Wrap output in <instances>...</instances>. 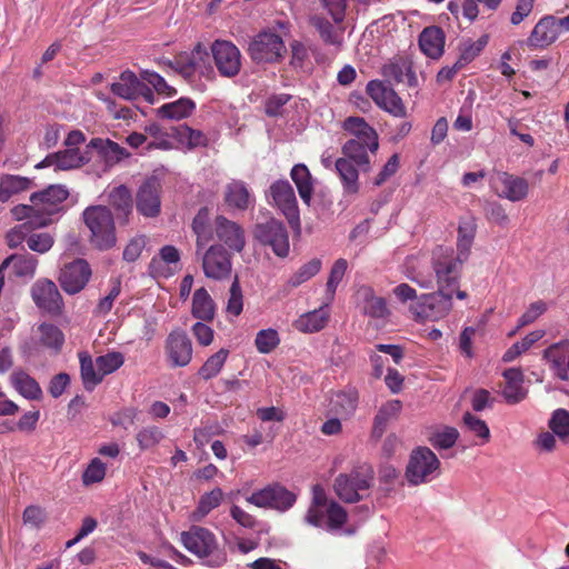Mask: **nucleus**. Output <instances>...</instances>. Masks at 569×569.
Wrapping results in <instances>:
<instances>
[{
  "label": "nucleus",
  "mask_w": 569,
  "mask_h": 569,
  "mask_svg": "<svg viewBox=\"0 0 569 569\" xmlns=\"http://www.w3.org/2000/svg\"><path fill=\"white\" fill-rule=\"evenodd\" d=\"M410 64L411 62L405 58L390 60L381 68V74L390 86H387L381 80H371L366 87L368 96L383 111L397 118H406L407 108L391 86L405 82V74L409 71Z\"/></svg>",
  "instance_id": "1"
},
{
  "label": "nucleus",
  "mask_w": 569,
  "mask_h": 569,
  "mask_svg": "<svg viewBox=\"0 0 569 569\" xmlns=\"http://www.w3.org/2000/svg\"><path fill=\"white\" fill-rule=\"evenodd\" d=\"M70 192L63 184H50L46 189L33 192L29 204H18L11 209L17 221L30 218L36 227H47L52 222V216L63 209V202Z\"/></svg>",
  "instance_id": "2"
},
{
  "label": "nucleus",
  "mask_w": 569,
  "mask_h": 569,
  "mask_svg": "<svg viewBox=\"0 0 569 569\" xmlns=\"http://www.w3.org/2000/svg\"><path fill=\"white\" fill-rule=\"evenodd\" d=\"M342 128L353 136L342 146V154L352 160L363 172H368L371 168L369 153L375 154L379 148L377 131L360 117H348Z\"/></svg>",
  "instance_id": "3"
},
{
  "label": "nucleus",
  "mask_w": 569,
  "mask_h": 569,
  "mask_svg": "<svg viewBox=\"0 0 569 569\" xmlns=\"http://www.w3.org/2000/svg\"><path fill=\"white\" fill-rule=\"evenodd\" d=\"M83 222L90 231V244L100 251L113 248L117 243L116 222L107 206H91L82 213Z\"/></svg>",
  "instance_id": "4"
},
{
  "label": "nucleus",
  "mask_w": 569,
  "mask_h": 569,
  "mask_svg": "<svg viewBox=\"0 0 569 569\" xmlns=\"http://www.w3.org/2000/svg\"><path fill=\"white\" fill-rule=\"evenodd\" d=\"M467 260L456 253L452 248L443 247L437 248L432 257V268L438 288L455 292L460 300L468 296L466 291L459 290L462 267Z\"/></svg>",
  "instance_id": "5"
},
{
  "label": "nucleus",
  "mask_w": 569,
  "mask_h": 569,
  "mask_svg": "<svg viewBox=\"0 0 569 569\" xmlns=\"http://www.w3.org/2000/svg\"><path fill=\"white\" fill-rule=\"evenodd\" d=\"M181 542L194 556L207 559L209 567L218 568L227 561V552L219 547L214 533L204 527H190L181 533Z\"/></svg>",
  "instance_id": "6"
},
{
  "label": "nucleus",
  "mask_w": 569,
  "mask_h": 569,
  "mask_svg": "<svg viewBox=\"0 0 569 569\" xmlns=\"http://www.w3.org/2000/svg\"><path fill=\"white\" fill-rule=\"evenodd\" d=\"M375 471L370 466H359L348 473H340L333 481V491L346 503L363 500L372 487Z\"/></svg>",
  "instance_id": "7"
},
{
  "label": "nucleus",
  "mask_w": 569,
  "mask_h": 569,
  "mask_svg": "<svg viewBox=\"0 0 569 569\" xmlns=\"http://www.w3.org/2000/svg\"><path fill=\"white\" fill-rule=\"evenodd\" d=\"M252 237L261 246L270 247L279 258H286L290 252L288 230L283 222L274 217L257 221L252 228Z\"/></svg>",
  "instance_id": "8"
},
{
  "label": "nucleus",
  "mask_w": 569,
  "mask_h": 569,
  "mask_svg": "<svg viewBox=\"0 0 569 569\" xmlns=\"http://www.w3.org/2000/svg\"><path fill=\"white\" fill-rule=\"evenodd\" d=\"M267 197L287 219L291 229L300 231V213L295 190L288 180H277L269 187Z\"/></svg>",
  "instance_id": "9"
},
{
  "label": "nucleus",
  "mask_w": 569,
  "mask_h": 569,
  "mask_svg": "<svg viewBox=\"0 0 569 569\" xmlns=\"http://www.w3.org/2000/svg\"><path fill=\"white\" fill-rule=\"evenodd\" d=\"M440 468V461L428 447H418L411 455L406 470L410 485L419 486L435 478Z\"/></svg>",
  "instance_id": "10"
},
{
  "label": "nucleus",
  "mask_w": 569,
  "mask_h": 569,
  "mask_svg": "<svg viewBox=\"0 0 569 569\" xmlns=\"http://www.w3.org/2000/svg\"><path fill=\"white\" fill-rule=\"evenodd\" d=\"M455 292L438 288L436 292L422 295L417 306H410L417 318L421 320H438L449 313L452 308Z\"/></svg>",
  "instance_id": "11"
},
{
  "label": "nucleus",
  "mask_w": 569,
  "mask_h": 569,
  "mask_svg": "<svg viewBox=\"0 0 569 569\" xmlns=\"http://www.w3.org/2000/svg\"><path fill=\"white\" fill-rule=\"evenodd\" d=\"M296 495L279 483L269 485L247 497V501L259 508L279 511L290 509L296 502Z\"/></svg>",
  "instance_id": "12"
},
{
  "label": "nucleus",
  "mask_w": 569,
  "mask_h": 569,
  "mask_svg": "<svg viewBox=\"0 0 569 569\" xmlns=\"http://www.w3.org/2000/svg\"><path fill=\"white\" fill-rule=\"evenodd\" d=\"M286 52L282 38L273 32H261L249 44V54L258 63L277 62Z\"/></svg>",
  "instance_id": "13"
},
{
  "label": "nucleus",
  "mask_w": 569,
  "mask_h": 569,
  "mask_svg": "<svg viewBox=\"0 0 569 569\" xmlns=\"http://www.w3.org/2000/svg\"><path fill=\"white\" fill-rule=\"evenodd\" d=\"M202 270L207 278L222 281L232 272L231 253L219 243L210 246L202 256Z\"/></svg>",
  "instance_id": "14"
},
{
  "label": "nucleus",
  "mask_w": 569,
  "mask_h": 569,
  "mask_svg": "<svg viewBox=\"0 0 569 569\" xmlns=\"http://www.w3.org/2000/svg\"><path fill=\"white\" fill-rule=\"evenodd\" d=\"M31 297L36 306L47 313L59 316L63 311L62 296L50 279H38L31 287Z\"/></svg>",
  "instance_id": "15"
},
{
  "label": "nucleus",
  "mask_w": 569,
  "mask_h": 569,
  "mask_svg": "<svg viewBox=\"0 0 569 569\" xmlns=\"http://www.w3.org/2000/svg\"><path fill=\"white\" fill-rule=\"evenodd\" d=\"M92 276V270L87 260L78 258L66 263L58 277V281L68 295H76L84 289Z\"/></svg>",
  "instance_id": "16"
},
{
  "label": "nucleus",
  "mask_w": 569,
  "mask_h": 569,
  "mask_svg": "<svg viewBox=\"0 0 569 569\" xmlns=\"http://www.w3.org/2000/svg\"><path fill=\"white\" fill-rule=\"evenodd\" d=\"M211 52L220 76L233 78L240 72L241 53L231 41L216 40L211 44Z\"/></svg>",
  "instance_id": "17"
},
{
  "label": "nucleus",
  "mask_w": 569,
  "mask_h": 569,
  "mask_svg": "<svg viewBox=\"0 0 569 569\" xmlns=\"http://www.w3.org/2000/svg\"><path fill=\"white\" fill-rule=\"evenodd\" d=\"M137 211L144 218H157L161 213V186L157 179L146 180L137 190Z\"/></svg>",
  "instance_id": "18"
},
{
  "label": "nucleus",
  "mask_w": 569,
  "mask_h": 569,
  "mask_svg": "<svg viewBox=\"0 0 569 569\" xmlns=\"http://www.w3.org/2000/svg\"><path fill=\"white\" fill-rule=\"evenodd\" d=\"M164 352L170 367H186L192 359V343L183 330H172L164 342Z\"/></svg>",
  "instance_id": "19"
},
{
  "label": "nucleus",
  "mask_w": 569,
  "mask_h": 569,
  "mask_svg": "<svg viewBox=\"0 0 569 569\" xmlns=\"http://www.w3.org/2000/svg\"><path fill=\"white\" fill-rule=\"evenodd\" d=\"M492 188L498 197L512 202L525 200L529 193L528 180L508 172H498L492 180Z\"/></svg>",
  "instance_id": "20"
},
{
  "label": "nucleus",
  "mask_w": 569,
  "mask_h": 569,
  "mask_svg": "<svg viewBox=\"0 0 569 569\" xmlns=\"http://www.w3.org/2000/svg\"><path fill=\"white\" fill-rule=\"evenodd\" d=\"M214 234L229 250L240 253L246 246L244 229L224 216L214 219Z\"/></svg>",
  "instance_id": "21"
},
{
  "label": "nucleus",
  "mask_w": 569,
  "mask_h": 569,
  "mask_svg": "<svg viewBox=\"0 0 569 569\" xmlns=\"http://www.w3.org/2000/svg\"><path fill=\"white\" fill-rule=\"evenodd\" d=\"M109 209L114 212L120 226L130 223L133 217V198L130 189L124 184L111 188L107 194Z\"/></svg>",
  "instance_id": "22"
},
{
  "label": "nucleus",
  "mask_w": 569,
  "mask_h": 569,
  "mask_svg": "<svg viewBox=\"0 0 569 569\" xmlns=\"http://www.w3.org/2000/svg\"><path fill=\"white\" fill-rule=\"evenodd\" d=\"M208 58L209 53L206 47L198 42L191 52H180L167 64L182 76L191 77L206 64Z\"/></svg>",
  "instance_id": "23"
},
{
  "label": "nucleus",
  "mask_w": 569,
  "mask_h": 569,
  "mask_svg": "<svg viewBox=\"0 0 569 569\" xmlns=\"http://www.w3.org/2000/svg\"><path fill=\"white\" fill-rule=\"evenodd\" d=\"M91 160V151L88 146L83 151L79 148H67L52 154H48L39 167L54 166L58 170L80 168Z\"/></svg>",
  "instance_id": "24"
},
{
  "label": "nucleus",
  "mask_w": 569,
  "mask_h": 569,
  "mask_svg": "<svg viewBox=\"0 0 569 569\" xmlns=\"http://www.w3.org/2000/svg\"><path fill=\"white\" fill-rule=\"evenodd\" d=\"M88 149L97 151L107 168H112L120 161L131 157V153L126 148L110 139L92 138L88 143Z\"/></svg>",
  "instance_id": "25"
},
{
  "label": "nucleus",
  "mask_w": 569,
  "mask_h": 569,
  "mask_svg": "<svg viewBox=\"0 0 569 569\" xmlns=\"http://www.w3.org/2000/svg\"><path fill=\"white\" fill-rule=\"evenodd\" d=\"M559 36L560 31L556 23V17L545 16L533 27L527 43L531 48L545 49L553 43Z\"/></svg>",
  "instance_id": "26"
},
{
  "label": "nucleus",
  "mask_w": 569,
  "mask_h": 569,
  "mask_svg": "<svg viewBox=\"0 0 569 569\" xmlns=\"http://www.w3.org/2000/svg\"><path fill=\"white\" fill-rule=\"evenodd\" d=\"M569 350V340L565 339L550 345L543 351V359L548 362L550 370L553 375L562 380L568 381L567 367V352Z\"/></svg>",
  "instance_id": "27"
},
{
  "label": "nucleus",
  "mask_w": 569,
  "mask_h": 569,
  "mask_svg": "<svg viewBox=\"0 0 569 569\" xmlns=\"http://www.w3.org/2000/svg\"><path fill=\"white\" fill-rule=\"evenodd\" d=\"M419 48L430 59H439L445 51L446 34L440 27L425 28L419 36Z\"/></svg>",
  "instance_id": "28"
},
{
  "label": "nucleus",
  "mask_w": 569,
  "mask_h": 569,
  "mask_svg": "<svg viewBox=\"0 0 569 569\" xmlns=\"http://www.w3.org/2000/svg\"><path fill=\"white\" fill-rule=\"evenodd\" d=\"M38 259L31 253H13L7 257L0 264V276H4V271L12 266V270L18 278H33L38 267Z\"/></svg>",
  "instance_id": "29"
},
{
  "label": "nucleus",
  "mask_w": 569,
  "mask_h": 569,
  "mask_svg": "<svg viewBox=\"0 0 569 569\" xmlns=\"http://www.w3.org/2000/svg\"><path fill=\"white\" fill-rule=\"evenodd\" d=\"M358 401L359 393L356 388L337 391L330 398L329 411L337 417L348 418L356 411Z\"/></svg>",
  "instance_id": "30"
},
{
  "label": "nucleus",
  "mask_w": 569,
  "mask_h": 569,
  "mask_svg": "<svg viewBox=\"0 0 569 569\" xmlns=\"http://www.w3.org/2000/svg\"><path fill=\"white\" fill-rule=\"evenodd\" d=\"M142 89L143 80L131 70L121 72L118 81L110 86L111 92L124 100H136L140 97Z\"/></svg>",
  "instance_id": "31"
},
{
  "label": "nucleus",
  "mask_w": 569,
  "mask_h": 569,
  "mask_svg": "<svg viewBox=\"0 0 569 569\" xmlns=\"http://www.w3.org/2000/svg\"><path fill=\"white\" fill-rule=\"evenodd\" d=\"M224 203L239 211H246L254 201L247 184L240 180H232L224 188Z\"/></svg>",
  "instance_id": "32"
},
{
  "label": "nucleus",
  "mask_w": 569,
  "mask_h": 569,
  "mask_svg": "<svg viewBox=\"0 0 569 569\" xmlns=\"http://www.w3.org/2000/svg\"><path fill=\"white\" fill-rule=\"evenodd\" d=\"M506 386L502 396L507 403L516 405L527 397V390L523 388V372L520 368H509L502 373Z\"/></svg>",
  "instance_id": "33"
},
{
  "label": "nucleus",
  "mask_w": 569,
  "mask_h": 569,
  "mask_svg": "<svg viewBox=\"0 0 569 569\" xmlns=\"http://www.w3.org/2000/svg\"><path fill=\"white\" fill-rule=\"evenodd\" d=\"M13 389L23 398L32 401L42 399V389L38 381L22 369L14 370L10 376Z\"/></svg>",
  "instance_id": "34"
},
{
  "label": "nucleus",
  "mask_w": 569,
  "mask_h": 569,
  "mask_svg": "<svg viewBox=\"0 0 569 569\" xmlns=\"http://www.w3.org/2000/svg\"><path fill=\"white\" fill-rule=\"evenodd\" d=\"M401 409L402 402L398 399H392L383 403L375 416L371 436L376 439H380L388 425L399 417Z\"/></svg>",
  "instance_id": "35"
},
{
  "label": "nucleus",
  "mask_w": 569,
  "mask_h": 569,
  "mask_svg": "<svg viewBox=\"0 0 569 569\" xmlns=\"http://www.w3.org/2000/svg\"><path fill=\"white\" fill-rule=\"evenodd\" d=\"M357 164L347 157L338 158L335 161L336 171L340 178L343 191L347 194L359 192V170Z\"/></svg>",
  "instance_id": "36"
},
{
  "label": "nucleus",
  "mask_w": 569,
  "mask_h": 569,
  "mask_svg": "<svg viewBox=\"0 0 569 569\" xmlns=\"http://www.w3.org/2000/svg\"><path fill=\"white\" fill-rule=\"evenodd\" d=\"M329 311L326 307L306 312L301 315L295 322L293 327L303 333H313L322 330L329 321Z\"/></svg>",
  "instance_id": "37"
},
{
  "label": "nucleus",
  "mask_w": 569,
  "mask_h": 569,
  "mask_svg": "<svg viewBox=\"0 0 569 569\" xmlns=\"http://www.w3.org/2000/svg\"><path fill=\"white\" fill-rule=\"evenodd\" d=\"M357 296L363 301V312L372 318H385L389 310L383 298L375 296V291L369 286H362L358 289Z\"/></svg>",
  "instance_id": "38"
},
{
  "label": "nucleus",
  "mask_w": 569,
  "mask_h": 569,
  "mask_svg": "<svg viewBox=\"0 0 569 569\" xmlns=\"http://www.w3.org/2000/svg\"><path fill=\"white\" fill-rule=\"evenodd\" d=\"M290 177L298 189L302 202L310 206L313 183L308 167L303 163L295 164L290 171Z\"/></svg>",
  "instance_id": "39"
},
{
  "label": "nucleus",
  "mask_w": 569,
  "mask_h": 569,
  "mask_svg": "<svg viewBox=\"0 0 569 569\" xmlns=\"http://www.w3.org/2000/svg\"><path fill=\"white\" fill-rule=\"evenodd\" d=\"M216 306L204 288H199L192 296L191 313L201 321H211L214 317Z\"/></svg>",
  "instance_id": "40"
},
{
  "label": "nucleus",
  "mask_w": 569,
  "mask_h": 569,
  "mask_svg": "<svg viewBox=\"0 0 569 569\" xmlns=\"http://www.w3.org/2000/svg\"><path fill=\"white\" fill-rule=\"evenodd\" d=\"M477 224L473 218H465L459 221L458 238H457V253L462 259H468L470 250L473 244Z\"/></svg>",
  "instance_id": "41"
},
{
  "label": "nucleus",
  "mask_w": 569,
  "mask_h": 569,
  "mask_svg": "<svg viewBox=\"0 0 569 569\" xmlns=\"http://www.w3.org/2000/svg\"><path fill=\"white\" fill-rule=\"evenodd\" d=\"M78 357L83 387L91 391L103 380L102 373L97 368L96 360L93 361L87 351L79 352Z\"/></svg>",
  "instance_id": "42"
},
{
  "label": "nucleus",
  "mask_w": 569,
  "mask_h": 569,
  "mask_svg": "<svg viewBox=\"0 0 569 569\" xmlns=\"http://www.w3.org/2000/svg\"><path fill=\"white\" fill-rule=\"evenodd\" d=\"M32 184V180L27 177L14 174L2 176L0 179V201H9L12 196L31 189Z\"/></svg>",
  "instance_id": "43"
},
{
  "label": "nucleus",
  "mask_w": 569,
  "mask_h": 569,
  "mask_svg": "<svg viewBox=\"0 0 569 569\" xmlns=\"http://www.w3.org/2000/svg\"><path fill=\"white\" fill-rule=\"evenodd\" d=\"M311 22L326 44L333 46L337 50L341 49L343 43V28L337 29L326 18L318 16L313 17Z\"/></svg>",
  "instance_id": "44"
},
{
  "label": "nucleus",
  "mask_w": 569,
  "mask_h": 569,
  "mask_svg": "<svg viewBox=\"0 0 569 569\" xmlns=\"http://www.w3.org/2000/svg\"><path fill=\"white\" fill-rule=\"evenodd\" d=\"M196 103L190 98H180L173 102L161 106L157 113L161 118L181 120L192 114Z\"/></svg>",
  "instance_id": "45"
},
{
  "label": "nucleus",
  "mask_w": 569,
  "mask_h": 569,
  "mask_svg": "<svg viewBox=\"0 0 569 569\" xmlns=\"http://www.w3.org/2000/svg\"><path fill=\"white\" fill-rule=\"evenodd\" d=\"M222 499L223 491L220 488H214L211 491L203 493L191 515L192 520L201 521L207 515L221 505Z\"/></svg>",
  "instance_id": "46"
},
{
  "label": "nucleus",
  "mask_w": 569,
  "mask_h": 569,
  "mask_svg": "<svg viewBox=\"0 0 569 569\" xmlns=\"http://www.w3.org/2000/svg\"><path fill=\"white\" fill-rule=\"evenodd\" d=\"M546 335L545 330H535L529 332L523 339L511 345L502 356L503 362H511L528 351L536 342L542 339Z\"/></svg>",
  "instance_id": "47"
},
{
  "label": "nucleus",
  "mask_w": 569,
  "mask_h": 569,
  "mask_svg": "<svg viewBox=\"0 0 569 569\" xmlns=\"http://www.w3.org/2000/svg\"><path fill=\"white\" fill-rule=\"evenodd\" d=\"M192 230L197 234V248H202L212 238L211 228L209 224V210L201 208L192 220Z\"/></svg>",
  "instance_id": "48"
},
{
  "label": "nucleus",
  "mask_w": 569,
  "mask_h": 569,
  "mask_svg": "<svg viewBox=\"0 0 569 569\" xmlns=\"http://www.w3.org/2000/svg\"><path fill=\"white\" fill-rule=\"evenodd\" d=\"M42 346L59 352L64 343L63 332L52 323H41L38 327Z\"/></svg>",
  "instance_id": "49"
},
{
  "label": "nucleus",
  "mask_w": 569,
  "mask_h": 569,
  "mask_svg": "<svg viewBox=\"0 0 569 569\" xmlns=\"http://www.w3.org/2000/svg\"><path fill=\"white\" fill-rule=\"evenodd\" d=\"M489 41L488 34H482L478 40H468L460 46V56L458 64L465 67L472 60H475L480 52L486 48Z\"/></svg>",
  "instance_id": "50"
},
{
  "label": "nucleus",
  "mask_w": 569,
  "mask_h": 569,
  "mask_svg": "<svg viewBox=\"0 0 569 569\" xmlns=\"http://www.w3.org/2000/svg\"><path fill=\"white\" fill-rule=\"evenodd\" d=\"M228 355L229 350L220 349L206 360L199 369L198 375L204 380L216 377L221 371Z\"/></svg>",
  "instance_id": "51"
},
{
  "label": "nucleus",
  "mask_w": 569,
  "mask_h": 569,
  "mask_svg": "<svg viewBox=\"0 0 569 569\" xmlns=\"http://www.w3.org/2000/svg\"><path fill=\"white\" fill-rule=\"evenodd\" d=\"M24 222L11 228L6 233V241L10 249L20 247L23 241H27L32 230L39 229L40 227L33 226L30 218H24Z\"/></svg>",
  "instance_id": "52"
},
{
  "label": "nucleus",
  "mask_w": 569,
  "mask_h": 569,
  "mask_svg": "<svg viewBox=\"0 0 569 569\" xmlns=\"http://www.w3.org/2000/svg\"><path fill=\"white\" fill-rule=\"evenodd\" d=\"M551 431L558 436L563 442H569V411L566 409H557L552 412L548 423Z\"/></svg>",
  "instance_id": "53"
},
{
  "label": "nucleus",
  "mask_w": 569,
  "mask_h": 569,
  "mask_svg": "<svg viewBox=\"0 0 569 569\" xmlns=\"http://www.w3.org/2000/svg\"><path fill=\"white\" fill-rule=\"evenodd\" d=\"M321 269L320 259H311L307 263L302 264L288 280V286L291 288H297L300 284L305 283L312 277H315Z\"/></svg>",
  "instance_id": "54"
},
{
  "label": "nucleus",
  "mask_w": 569,
  "mask_h": 569,
  "mask_svg": "<svg viewBox=\"0 0 569 569\" xmlns=\"http://www.w3.org/2000/svg\"><path fill=\"white\" fill-rule=\"evenodd\" d=\"M164 438V433L159 427L147 426L138 431L136 440L141 450H148L161 442Z\"/></svg>",
  "instance_id": "55"
},
{
  "label": "nucleus",
  "mask_w": 569,
  "mask_h": 569,
  "mask_svg": "<svg viewBox=\"0 0 569 569\" xmlns=\"http://www.w3.org/2000/svg\"><path fill=\"white\" fill-rule=\"evenodd\" d=\"M463 426L477 438L480 439V443H487L490 440V430L485 420L473 416L470 412L463 415Z\"/></svg>",
  "instance_id": "56"
},
{
  "label": "nucleus",
  "mask_w": 569,
  "mask_h": 569,
  "mask_svg": "<svg viewBox=\"0 0 569 569\" xmlns=\"http://www.w3.org/2000/svg\"><path fill=\"white\" fill-rule=\"evenodd\" d=\"M124 362V356L119 351H110L96 358V366L101 371L102 377L118 370Z\"/></svg>",
  "instance_id": "57"
},
{
  "label": "nucleus",
  "mask_w": 569,
  "mask_h": 569,
  "mask_svg": "<svg viewBox=\"0 0 569 569\" xmlns=\"http://www.w3.org/2000/svg\"><path fill=\"white\" fill-rule=\"evenodd\" d=\"M243 309V296L242 290L239 282V277L236 274L230 290H229V299L227 303V312L234 317H238Z\"/></svg>",
  "instance_id": "58"
},
{
  "label": "nucleus",
  "mask_w": 569,
  "mask_h": 569,
  "mask_svg": "<svg viewBox=\"0 0 569 569\" xmlns=\"http://www.w3.org/2000/svg\"><path fill=\"white\" fill-rule=\"evenodd\" d=\"M280 339L274 329L260 330L256 336V347L260 353H270L277 348Z\"/></svg>",
  "instance_id": "59"
},
{
  "label": "nucleus",
  "mask_w": 569,
  "mask_h": 569,
  "mask_svg": "<svg viewBox=\"0 0 569 569\" xmlns=\"http://www.w3.org/2000/svg\"><path fill=\"white\" fill-rule=\"evenodd\" d=\"M141 79L148 84L152 86L159 94L167 97L174 96L177 90L169 86L168 82L159 73L154 71L144 70L141 72Z\"/></svg>",
  "instance_id": "60"
},
{
  "label": "nucleus",
  "mask_w": 569,
  "mask_h": 569,
  "mask_svg": "<svg viewBox=\"0 0 569 569\" xmlns=\"http://www.w3.org/2000/svg\"><path fill=\"white\" fill-rule=\"evenodd\" d=\"M106 471V463L99 458H93L82 475V482L87 486L100 482L104 479Z\"/></svg>",
  "instance_id": "61"
},
{
  "label": "nucleus",
  "mask_w": 569,
  "mask_h": 569,
  "mask_svg": "<svg viewBox=\"0 0 569 569\" xmlns=\"http://www.w3.org/2000/svg\"><path fill=\"white\" fill-rule=\"evenodd\" d=\"M327 526L329 529H340L348 518L346 509L336 501H330L326 508Z\"/></svg>",
  "instance_id": "62"
},
{
  "label": "nucleus",
  "mask_w": 569,
  "mask_h": 569,
  "mask_svg": "<svg viewBox=\"0 0 569 569\" xmlns=\"http://www.w3.org/2000/svg\"><path fill=\"white\" fill-rule=\"evenodd\" d=\"M54 243L53 237L49 232L31 233L27 239L28 248L37 253L48 252Z\"/></svg>",
  "instance_id": "63"
},
{
  "label": "nucleus",
  "mask_w": 569,
  "mask_h": 569,
  "mask_svg": "<svg viewBox=\"0 0 569 569\" xmlns=\"http://www.w3.org/2000/svg\"><path fill=\"white\" fill-rule=\"evenodd\" d=\"M146 244L147 237L143 234H138L130 239L122 252L123 260L127 262L137 261L146 248Z\"/></svg>",
  "instance_id": "64"
}]
</instances>
